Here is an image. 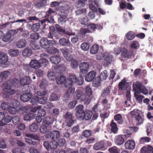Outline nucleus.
Returning a JSON list of instances; mask_svg holds the SVG:
<instances>
[{
    "mask_svg": "<svg viewBox=\"0 0 153 153\" xmlns=\"http://www.w3.org/2000/svg\"><path fill=\"white\" fill-rule=\"evenodd\" d=\"M118 87L119 89L121 90L127 91V93L126 95L127 100L128 101H130L131 100V94L130 92L128 90H130L129 84L128 82L126 81L125 78L123 79L118 84Z\"/></svg>",
    "mask_w": 153,
    "mask_h": 153,
    "instance_id": "1",
    "label": "nucleus"
},
{
    "mask_svg": "<svg viewBox=\"0 0 153 153\" xmlns=\"http://www.w3.org/2000/svg\"><path fill=\"white\" fill-rule=\"evenodd\" d=\"M82 91L80 88L77 89L74 94V98L76 100L80 99L81 101H84V103L88 105L90 103V100L89 98L86 97V95L82 94ZM89 98V97H88Z\"/></svg>",
    "mask_w": 153,
    "mask_h": 153,
    "instance_id": "2",
    "label": "nucleus"
},
{
    "mask_svg": "<svg viewBox=\"0 0 153 153\" xmlns=\"http://www.w3.org/2000/svg\"><path fill=\"white\" fill-rule=\"evenodd\" d=\"M133 87H135V92H137L139 94L142 93L145 95H146L148 94V90L140 82L138 81L136 82L135 84H133Z\"/></svg>",
    "mask_w": 153,
    "mask_h": 153,
    "instance_id": "3",
    "label": "nucleus"
},
{
    "mask_svg": "<svg viewBox=\"0 0 153 153\" xmlns=\"http://www.w3.org/2000/svg\"><path fill=\"white\" fill-rule=\"evenodd\" d=\"M64 118L68 127L71 126L74 123L75 117L72 113L67 111L64 116Z\"/></svg>",
    "mask_w": 153,
    "mask_h": 153,
    "instance_id": "4",
    "label": "nucleus"
},
{
    "mask_svg": "<svg viewBox=\"0 0 153 153\" xmlns=\"http://www.w3.org/2000/svg\"><path fill=\"white\" fill-rule=\"evenodd\" d=\"M57 142L54 140L51 141L50 142L45 141L43 142V146L46 150H49L56 149L57 146Z\"/></svg>",
    "mask_w": 153,
    "mask_h": 153,
    "instance_id": "5",
    "label": "nucleus"
},
{
    "mask_svg": "<svg viewBox=\"0 0 153 153\" xmlns=\"http://www.w3.org/2000/svg\"><path fill=\"white\" fill-rule=\"evenodd\" d=\"M3 91L7 95H12L16 93V91L12 88V86L7 83L3 84Z\"/></svg>",
    "mask_w": 153,
    "mask_h": 153,
    "instance_id": "6",
    "label": "nucleus"
},
{
    "mask_svg": "<svg viewBox=\"0 0 153 153\" xmlns=\"http://www.w3.org/2000/svg\"><path fill=\"white\" fill-rule=\"evenodd\" d=\"M77 78L76 76L74 74H71L69 78L66 80V83L65 84V87L66 88L72 87L74 83H76Z\"/></svg>",
    "mask_w": 153,
    "mask_h": 153,
    "instance_id": "7",
    "label": "nucleus"
},
{
    "mask_svg": "<svg viewBox=\"0 0 153 153\" xmlns=\"http://www.w3.org/2000/svg\"><path fill=\"white\" fill-rule=\"evenodd\" d=\"M52 42L55 43V41L48 40L47 39L45 38H42L40 41V46L43 48L47 49L50 46V44Z\"/></svg>",
    "mask_w": 153,
    "mask_h": 153,
    "instance_id": "8",
    "label": "nucleus"
},
{
    "mask_svg": "<svg viewBox=\"0 0 153 153\" xmlns=\"http://www.w3.org/2000/svg\"><path fill=\"white\" fill-rule=\"evenodd\" d=\"M17 33V32L16 30H10L3 37L2 40L4 42H7L10 40L12 36H13Z\"/></svg>",
    "mask_w": 153,
    "mask_h": 153,
    "instance_id": "9",
    "label": "nucleus"
},
{
    "mask_svg": "<svg viewBox=\"0 0 153 153\" xmlns=\"http://www.w3.org/2000/svg\"><path fill=\"white\" fill-rule=\"evenodd\" d=\"M92 114L93 113L91 111L87 110L84 112L83 114L81 116L79 119L80 120H85L88 121L91 119Z\"/></svg>",
    "mask_w": 153,
    "mask_h": 153,
    "instance_id": "10",
    "label": "nucleus"
},
{
    "mask_svg": "<svg viewBox=\"0 0 153 153\" xmlns=\"http://www.w3.org/2000/svg\"><path fill=\"white\" fill-rule=\"evenodd\" d=\"M79 66L80 73L84 74L87 73L89 66V65L88 63L82 62L79 64Z\"/></svg>",
    "mask_w": 153,
    "mask_h": 153,
    "instance_id": "11",
    "label": "nucleus"
},
{
    "mask_svg": "<svg viewBox=\"0 0 153 153\" xmlns=\"http://www.w3.org/2000/svg\"><path fill=\"white\" fill-rule=\"evenodd\" d=\"M84 108L83 105L80 104L76 106V117L79 119L82 114H83V113L85 112L83 109Z\"/></svg>",
    "mask_w": 153,
    "mask_h": 153,
    "instance_id": "12",
    "label": "nucleus"
},
{
    "mask_svg": "<svg viewBox=\"0 0 153 153\" xmlns=\"http://www.w3.org/2000/svg\"><path fill=\"white\" fill-rule=\"evenodd\" d=\"M11 73L8 71H5L1 72L0 74V82H4L6 81Z\"/></svg>",
    "mask_w": 153,
    "mask_h": 153,
    "instance_id": "13",
    "label": "nucleus"
},
{
    "mask_svg": "<svg viewBox=\"0 0 153 153\" xmlns=\"http://www.w3.org/2000/svg\"><path fill=\"white\" fill-rule=\"evenodd\" d=\"M96 75V72L94 71H91L86 75L85 79L88 82L91 81L94 78Z\"/></svg>",
    "mask_w": 153,
    "mask_h": 153,
    "instance_id": "14",
    "label": "nucleus"
},
{
    "mask_svg": "<svg viewBox=\"0 0 153 153\" xmlns=\"http://www.w3.org/2000/svg\"><path fill=\"white\" fill-rule=\"evenodd\" d=\"M20 82L22 85L25 86L29 85L31 82V80L29 77L26 76L21 78Z\"/></svg>",
    "mask_w": 153,
    "mask_h": 153,
    "instance_id": "15",
    "label": "nucleus"
},
{
    "mask_svg": "<svg viewBox=\"0 0 153 153\" xmlns=\"http://www.w3.org/2000/svg\"><path fill=\"white\" fill-rule=\"evenodd\" d=\"M60 135V132L59 131L54 130L50 132V137L51 140H55L59 138Z\"/></svg>",
    "mask_w": 153,
    "mask_h": 153,
    "instance_id": "16",
    "label": "nucleus"
},
{
    "mask_svg": "<svg viewBox=\"0 0 153 153\" xmlns=\"http://www.w3.org/2000/svg\"><path fill=\"white\" fill-rule=\"evenodd\" d=\"M59 43L60 45L63 46L71 47L72 46V44L69 40L65 38L60 39L59 41Z\"/></svg>",
    "mask_w": 153,
    "mask_h": 153,
    "instance_id": "17",
    "label": "nucleus"
},
{
    "mask_svg": "<svg viewBox=\"0 0 153 153\" xmlns=\"http://www.w3.org/2000/svg\"><path fill=\"white\" fill-rule=\"evenodd\" d=\"M33 95L29 93H25L22 95L20 97L21 100L23 102H27L31 99Z\"/></svg>",
    "mask_w": 153,
    "mask_h": 153,
    "instance_id": "18",
    "label": "nucleus"
},
{
    "mask_svg": "<svg viewBox=\"0 0 153 153\" xmlns=\"http://www.w3.org/2000/svg\"><path fill=\"white\" fill-rule=\"evenodd\" d=\"M8 58L4 53L0 52V64H5L8 62Z\"/></svg>",
    "mask_w": 153,
    "mask_h": 153,
    "instance_id": "19",
    "label": "nucleus"
},
{
    "mask_svg": "<svg viewBox=\"0 0 153 153\" xmlns=\"http://www.w3.org/2000/svg\"><path fill=\"white\" fill-rule=\"evenodd\" d=\"M114 141L117 145L120 146L124 143L125 140L122 135H119L115 137Z\"/></svg>",
    "mask_w": 153,
    "mask_h": 153,
    "instance_id": "20",
    "label": "nucleus"
},
{
    "mask_svg": "<svg viewBox=\"0 0 153 153\" xmlns=\"http://www.w3.org/2000/svg\"><path fill=\"white\" fill-rule=\"evenodd\" d=\"M141 153H153V148L149 145L147 146H143L141 149Z\"/></svg>",
    "mask_w": 153,
    "mask_h": 153,
    "instance_id": "21",
    "label": "nucleus"
},
{
    "mask_svg": "<svg viewBox=\"0 0 153 153\" xmlns=\"http://www.w3.org/2000/svg\"><path fill=\"white\" fill-rule=\"evenodd\" d=\"M51 62L54 64H58L61 61V57L57 55H53L51 56L50 59Z\"/></svg>",
    "mask_w": 153,
    "mask_h": 153,
    "instance_id": "22",
    "label": "nucleus"
},
{
    "mask_svg": "<svg viewBox=\"0 0 153 153\" xmlns=\"http://www.w3.org/2000/svg\"><path fill=\"white\" fill-rule=\"evenodd\" d=\"M135 146V143L134 141L128 140L125 144V146L126 149H134Z\"/></svg>",
    "mask_w": 153,
    "mask_h": 153,
    "instance_id": "23",
    "label": "nucleus"
},
{
    "mask_svg": "<svg viewBox=\"0 0 153 153\" xmlns=\"http://www.w3.org/2000/svg\"><path fill=\"white\" fill-rule=\"evenodd\" d=\"M29 65L31 68L35 69H38L40 67V64L39 62L36 59H32Z\"/></svg>",
    "mask_w": 153,
    "mask_h": 153,
    "instance_id": "24",
    "label": "nucleus"
},
{
    "mask_svg": "<svg viewBox=\"0 0 153 153\" xmlns=\"http://www.w3.org/2000/svg\"><path fill=\"white\" fill-rule=\"evenodd\" d=\"M66 77L64 76H60L56 77V80L57 83L58 84H64L65 86V84L66 83Z\"/></svg>",
    "mask_w": 153,
    "mask_h": 153,
    "instance_id": "25",
    "label": "nucleus"
},
{
    "mask_svg": "<svg viewBox=\"0 0 153 153\" xmlns=\"http://www.w3.org/2000/svg\"><path fill=\"white\" fill-rule=\"evenodd\" d=\"M113 59L112 56L109 54H105L104 55L103 62L107 65L110 64L112 62Z\"/></svg>",
    "mask_w": 153,
    "mask_h": 153,
    "instance_id": "26",
    "label": "nucleus"
},
{
    "mask_svg": "<svg viewBox=\"0 0 153 153\" xmlns=\"http://www.w3.org/2000/svg\"><path fill=\"white\" fill-rule=\"evenodd\" d=\"M104 142L100 141L96 143L93 146V148L96 150H99L104 148Z\"/></svg>",
    "mask_w": 153,
    "mask_h": 153,
    "instance_id": "27",
    "label": "nucleus"
},
{
    "mask_svg": "<svg viewBox=\"0 0 153 153\" xmlns=\"http://www.w3.org/2000/svg\"><path fill=\"white\" fill-rule=\"evenodd\" d=\"M27 45L26 40L24 39H21L16 43V46L18 48H22L25 47Z\"/></svg>",
    "mask_w": 153,
    "mask_h": 153,
    "instance_id": "28",
    "label": "nucleus"
},
{
    "mask_svg": "<svg viewBox=\"0 0 153 153\" xmlns=\"http://www.w3.org/2000/svg\"><path fill=\"white\" fill-rule=\"evenodd\" d=\"M100 26L98 24H95L93 23H90L87 25L88 29L94 31L96 29L99 30L100 28Z\"/></svg>",
    "mask_w": 153,
    "mask_h": 153,
    "instance_id": "29",
    "label": "nucleus"
},
{
    "mask_svg": "<svg viewBox=\"0 0 153 153\" xmlns=\"http://www.w3.org/2000/svg\"><path fill=\"white\" fill-rule=\"evenodd\" d=\"M143 116L142 113H141L140 115L136 116L135 117L137 125H141L143 121Z\"/></svg>",
    "mask_w": 153,
    "mask_h": 153,
    "instance_id": "30",
    "label": "nucleus"
},
{
    "mask_svg": "<svg viewBox=\"0 0 153 153\" xmlns=\"http://www.w3.org/2000/svg\"><path fill=\"white\" fill-rule=\"evenodd\" d=\"M85 92L86 93V95L87 98H88L89 97V99L90 100V102L91 101V98L90 97L92 94V91L91 88L89 86H86L85 88Z\"/></svg>",
    "mask_w": 153,
    "mask_h": 153,
    "instance_id": "31",
    "label": "nucleus"
},
{
    "mask_svg": "<svg viewBox=\"0 0 153 153\" xmlns=\"http://www.w3.org/2000/svg\"><path fill=\"white\" fill-rule=\"evenodd\" d=\"M62 14L60 15V17L59 19V22L62 23L65 22L67 21V15L64 11L63 13L61 12Z\"/></svg>",
    "mask_w": 153,
    "mask_h": 153,
    "instance_id": "32",
    "label": "nucleus"
},
{
    "mask_svg": "<svg viewBox=\"0 0 153 153\" xmlns=\"http://www.w3.org/2000/svg\"><path fill=\"white\" fill-rule=\"evenodd\" d=\"M111 126V130L114 134H116L117 133L118 128H117V125L114 122V120H112L111 121V123L110 124Z\"/></svg>",
    "mask_w": 153,
    "mask_h": 153,
    "instance_id": "33",
    "label": "nucleus"
},
{
    "mask_svg": "<svg viewBox=\"0 0 153 153\" xmlns=\"http://www.w3.org/2000/svg\"><path fill=\"white\" fill-rule=\"evenodd\" d=\"M86 0H79L75 4V6L77 8H82L84 7Z\"/></svg>",
    "mask_w": 153,
    "mask_h": 153,
    "instance_id": "34",
    "label": "nucleus"
},
{
    "mask_svg": "<svg viewBox=\"0 0 153 153\" xmlns=\"http://www.w3.org/2000/svg\"><path fill=\"white\" fill-rule=\"evenodd\" d=\"M54 121V120L53 117L48 116L45 118L44 120L43 121V122L46 124L49 125L52 124Z\"/></svg>",
    "mask_w": 153,
    "mask_h": 153,
    "instance_id": "35",
    "label": "nucleus"
},
{
    "mask_svg": "<svg viewBox=\"0 0 153 153\" xmlns=\"http://www.w3.org/2000/svg\"><path fill=\"white\" fill-rule=\"evenodd\" d=\"M47 76L51 80L54 81L56 78L55 73L53 71H49L48 72Z\"/></svg>",
    "mask_w": 153,
    "mask_h": 153,
    "instance_id": "36",
    "label": "nucleus"
},
{
    "mask_svg": "<svg viewBox=\"0 0 153 153\" xmlns=\"http://www.w3.org/2000/svg\"><path fill=\"white\" fill-rule=\"evenodd\" d=\"M121 55L125 58H129L131 57V53L126 48H123L121 51Z\"/></svg>",
    "mask_w": 153,
    "mask_h": 153,
    "instance_id": "37",
    "label": "nucleus"
},
{
    "mask_svg": "<svg viewBox=\"0 0 153 153\" xmlns=\"http://www.w3.org/2000/svg\"><path fill=\"white\" fill-rule=\"evenodd\" d=\"M114 120L117 121L119 124H122L123 123L122 115L120 114H117L114 115Z\"/></svg>",
    "mask_w": 153,
    "mask_h": 153,
    "instance_id": "38",
    "label": "nucleus"
},
{
    "mask_svg": "<svg viewBox=\"0 0 153 153\" xmlns=\"http://www.w3.org/2000/svg\"><path fill=\"white\" fill-rule=\"evenodd\" d=\"M39 128L38 124L36 123H33L29 127V130L31 132H35Z\"/></svg>",
    "mask_w": 153,
    "mask_h": 153,
    "instance_id": "39",
    "label": "nucleus"
},
{
    "mask_svg": "<svg viewBox=\"0 0 153 153\" xmlns=\"http://www.w3.org/2000/svg\"><path fill=\"white\" fill-rule=\"evenodd\" d=\"M69 89L65 93V96L66 97L69 98L72 97L74 92V89L72 88H68Z\"/></svg>",
    "mask_w": 153,
    "mask_h": 153,
    "instance_id": "40",
    "label": "nucleus"
},
{
    "mask_svg": "<svg viewBox=\"0 0 153 153\" xmlns=\"http://www.w3.org/2000/svg\"><path fill=\"white\" fill-rule=\"evenodd\" d=\"M101 81L99 77L98 76L96 77L93 82L92 85L93 86L95 87H98L100 84Z\"/></svg>",
    "mask_w": 153,
    "mask_h": 153,
    "instance_id": "41",
    "label": "nucleus"
},
{
    "mask_svg": "<svg viewBox=\"0 0 153 153\" xmlns=\"http://www.w3.org/2000/svg\"><path fill=\"white\" fill-rule=\"evenodd\" d=\"M99 48L98 45L97 44L94 45L90 49V53L92 54H96L99 50Z\"/></svg>",
    "mask_w": 153,
    "mask_h": 153,
    "instance_id": "42",
    "label": "nucleus"
},
{
    "mask_svg": "<svg viewBox=\"0 0 153 153\" xmlns=\"http://www.w3.org/2000/svg\"><path fill=\"white\" fill-rule=\"evenodd\" d=\"M30 27H31V30L34 32L37 31L39 30L40 27V25L39 23H36L33 25L31 26V25H29Z\"/></svg>",
    "mask_w": 153,
    "mask_h": 153,
    "instance_id": "43",
    "label": "nucleus"
},
{
    "mask_svg": "<svg viewBox=\"0 0 153 153\" xmlns=\"http://www.w3.org/2000/svg\"><path fill=\"white\" fill-rule=\"evenodd\" d=\"M35 115L33 113H29L26 115L24 117V120L26 121L31 120L34 119Z\"/></svg>",
    "mask_w": 153,
    "mask_h": 153,
    "instance_id": "44",
    "label": "nucleus"
},
{
    "mask_svg": "<svg viewBox=\"0 0 153 153\" xmlns=\"http://www.w3.org/2000/svg\"><path fill=\"white\" fill-rule=\"evenodd\" d=\"M9 55L12 57L16 56L19 54V51L17 50L10 49L8 51Z\"/></svg>",
    "mask_w": 153,
    "mask_h": 153,
    "instance_id": "45",
    "label": "nucleus"
},
{
    "mask_svg": "<svg viewBox=\"0 0 153 153\" xmlns=\"http://www.w3.org/2000/svg\"><path fill=\"white\" fill-rule=\"evenodd\" d=\"M108 76L107 74V71L106 70H104L100 74L99 76H98L100 79L102 81L103 80L106 79Z\"/></svg>",
    "mask_w": 153,
    "mask_h": 153,
    "instance_id": "46",
    "label": "nucleus"
},
{
    "mask_svg": "<svg viewBox=\"0 0 153 153\" xmlns=\"http://www.w3.org/2000/svg\"><path fill=\"white\" fill-rule=\"evenodd\" d=\"M80 33L82 36H84L87 33H92V32L91 30L87 28H82L80 30Z\"/></svg>",
    "mask_w": 153,
    "mask_h": 153,
    "instance_id": "47",
    "label": "nucleus"
},
{
    "mask_svg": "<svg viewBox=\"0 0 153 153\" xmlns=\"http://www.w3.org/2000/svg\"><path fill=\"white\" fill-rule=\"evenodd\" d=\"M32 54V52L30 49L25 48L22 52V54L25 56H29Z\"/></svg>",
    "mask_w": 153,
    "mask_h": 153,
    "instance_id": "48",
    "label": "nucleus"
},
{
    "mask_svg": "<svg viewBox=\"0 0 153 153\" xmlns=\"http://www.w3.org/2000/svg\"><path fill=\"white\" fill-rule=\"evenodd\" d=\"M134 96L136 100L139 102H142L143 100L144 97V96L140 94L137 92L134 93Z\"/></svg>",
    "mask_w": 153,
    "mask_h": 153,
    "instance_id": "49",
    "label": "nucleus"
},
{
    "mask_svg": "<svg viewBox=\"0 0 153 153\" xmlns=\"http://www.w3.org/2000/svg\"><path fill=\"white\" fill-rule=\"evenodd\" d=\"M39 35L37 33L34 32L31 33L30 35V38L32 40H36L39 38Z\"/></svg>",
    "mask_w": 153,
    "mask_h": 153,
    "instance_id": "50",
    "label": "nucleus"
},
{
    "mask_svg": "<svg viewBox=\"0 0 153 153\" xmlns=\"http://www.w3.org/2000/svg\"><path fill=\"white\" fill-rule=\"evenodd\" d=\"M12 117L11 116H7L6 117L4 118L3 123H2L1 125L4 126L5 125L6 123H9L11 121Z\"/></svg>",
    "mask_w": 153,
    "mask_h": 153,
    "instance_id": "51",
    "label": "nucleus"
},
{
    "mask_svg": "<svg viewBox=\"0 0 153 153\" xmlns=\"http://www.w3.org/2000/svg\"><path fill=\"white\" fill-rule=\"evenodd\" d=\"M40 64V67L41 66H47L48 64V60L46 59L42 58L39 61Z\"/></svg>",
    "mask_w": 153,
    "mask_h": 153,
    "instance_id": "52",
    "label": "nucleus"
},
{
    "mask_svg": "<svg viewBox=\"0 0 153 153\" xmlns=\"http://www.w3.org/2000/svg\"><path fill=\"white\" fill-rule=\"evenodd\" d=\"M151 140V139L150 137H143L140 138V143L141 144H143L149 142Z\"/></svg>",
    "mask_w": 153,
    "mask_h": 153,
    "instance_id": "53",
    "label": "nucleus"
},
{
    "mask_svg": "<svg viewBox=\"0 0 153 153\" xmlns=\"http://www.w3.org/2000/svg\"><path fill=\"white\" fill-rule=\"evenodd\" d=\"M135 37L134 33L132 31H130L126 34V38L129 40L133 39Z\"/></svg>",
    "mask_w": 153,
    "mask_h": 153,
    "instance_id": "54",
    "label": "nucleus"
},
{
    "mask_svg": "<svg viewBox=\"0 0 153 153\" xmlns=\"http://www.w3.org/2000/svg\"><path fill=\"white\" fill-rule=\"evenodd\" d=\"M89 44L88 43L83 42L81 45V48L84 51H87L89 48Z\"/></svg>",
    "mask_w": 153,
    "mask_h": 153,
    "instance_id": "55",
    "label": "nucleus"
},
{
    "mask_svg": "<svg viewBox=\"0 0 153 153\" xmlns=\"http://www.w3.org/2000/svg\"><path fill=\"white\" fill-rule=\"evenodd\" d=\"M48 85L47 81L45 79L42 80L39 85V87L42 89H45Z\"/></svg>",
    "mask_w": 153,
    "mask_h": 153,
    "instance_id": "56",
    "label": "nucleus"
},
{
    "mask_svg": "<svg viewBox=\"0 0 153 153\" xmlns=\"http://www.w3.org/2000/svg\"><path fill=\"white\" fill-rule=\"evenodd\" d=\"M36 99H38V103L42 104L45 103L47 100V98L44 97H36Z\"/></svg>",
    "mask_w": 153,
    "mask_h": 153,
    "instance_id": "57",
    "label": "nucleus"
},
{
    "mask_svg": "<svg viewBox=\"0 0 153 153\" xmlns=\"http://www.w3.org/2000/svg\"><path fill=\"white\" fill-rule=\"evenodd\" d=\"M141 113H142L140 110L134 109L131 112V114L135 118L136 116L140 115Z\"/></svg>",
    "mask_w": 153,
    "mask_h": 153,
    "instance_id": "58",
    "label": "nucleus"
},
{
    "mask_svg": "<svg viewBox=\"0 0 153 153\" xmlns=\"http://www.w3.org/2000/svg\"><path fill=\"white\" fill-rule=\"evenodd\" d=\"M110 90L108 88H105L102 91L101 94V97H105L107 96L110 93Z\"/></svg>",
    "mask_w": 153,
    "mask_h": 153,
    "instance_id": "59",
    "label": "nucleus"
},
{
    "mask_svg": "<svg viewBox=\"0 0 153 153\" xmlns=\"http://www.w3.org/2000/svg\"><path fill=\"white\" fill-rule=\"evenodd\" d=\"M82 135L86 138L89 137L91 135V131L88 130H85L83 132Z\"/></svg>",
    "mask_w": 153,
    "mask_h": 153,
    "instance_id": "60",
    "label": "nucleus"
},
{
    "mask_svg": "<svg viewBox=\"0 0 153 153\" xmlns=\"http://www.w3.org/2000/svg\"><path fill=\"white\" fill-rule=\"evenodd\" d=\"M66 140L65 139L62 138H60L57 142V145L59 147H63L65 145Z\"/></svg>",
    "mask_w": 153,
    "mask_h": 153,
    "instance_id": "61",
    "label": "nucleus"
},
{
    "mask_svg": "<svg viewBox=\"0 0 153 153\" xmlns=\"http://www.w3.org/2000/svg\"><path fill=\"white\" fill-rule=\"evenodd\" d=\"M48 52L52 54H54L59 52L58 49L53 47H51L50 49L48 50Z\"/></svg>",
    "mask_w": 153,
    "mask_h": 153,
    "instance_id": "62",
    "label": "nucleus"
},
{
    "mask_svg": "<svg viewBox=\"0 0 153 153\" xmlns=\"http://www.w3.org/2000/svg\"><path fill=\"white\" fill-rule=\"evenodd\" d=\"M58 100V97L57 95L55 93H52L51 95L49 98V100L51 101L57 100Z\"/></svg>",
    "mask_w": 153,
    "mask_h": 153,
    "instance_id": "63",
    "label": "nucleus"
},
{
    "mask_svg": "<svg viewBox=\"0 0 153 153\" xmlns=\"http://www.w3.org/2000/svg\"><path fill=\"white\" fill-rule=\"evenodd\" d=\"M9 103L7 102H2L1 105V109L4 110H7L8 108L9 107Z\"/></svg>",
    "mask_w": 153,
    "mask_h": 153,
    "instance_id": "64",
    "label": "nucleus"
}]
</instances>
